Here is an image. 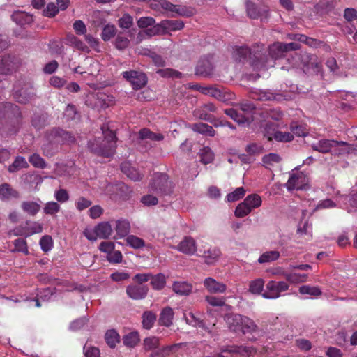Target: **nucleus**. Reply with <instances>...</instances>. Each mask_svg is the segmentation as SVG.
I'll return each mask as SVG.
<instances>
[{
	"label": "nucleus",
	"mask_w": 357,
	"mask_h": 357,
	"mask_svg": "<svg viewBox=\"0 0 357 357\" xmlns=\"http://www.w3.org/2000/svg\"><path fill=\"white\" fill-rule=\"evenodd\" d=\"M104 139L96 138L88 142V148L90 151L98 156L109 158L114 155L116 151V135L109 129L101 128Z\"/></svg>",
	"instance_id": "nucleus-1"
},
{
	"label": "nucleus",
	"mask_w": 357,
	"mask_h": 357,
	"mask_svg": "<svg viewBox=\"0 0 357 357\" xmlns=\"http://www.w3.org/2000/svg\"><path fill=\"white\" fill-rule=\"evenodd\" d=\"M20 116V109L17 105H14L10 102L3 103L0 105V132L3 135H12L16 132L15 127L6 129L8 121L7 119L13 118L17 119Z\"/></svg>",
	"instance_id": "nucleus-2"
},
{
	"label": "nucleus",
	"mask_w": 357,
	"mask_h": 357,
	"mask_svg": "<svg viewBox=\"0 0 357 357\" xmlns=\"http://www.w3.org/2000/svg\"><path fill=\"white\" fill-rule=\"evenodd\" d=\"M291 59L294 61L292 65L294 66H300L303 71H309L312 70L317 73L321 68V63L318 57L314 54L307 52L295 53L291 55Z\"/></svg>",
	"instance_id": "nucleus-3"
},
{
	"label": "nucleus",
	"mask_w": 357,
	"mask_h": 357,
	"mask_svg": "<svg viewBox=\"0 0 357 357\" xmlns=\"http://www.w3.org/2000/svg\"><path fill=\"white\" fill-rule=\"evenodd\" d=\"M173 184L169 181L168 176L164 173H155L149 185L151 192L157 195H166L172 192Z\"/></svg>",
	"instance_id": "nucleus-4"
},
{
	"label": "nucleus",
	"mask_w": 357,
	"mask_h": 357,
	"mask_svg": "<svg viewBox=\"0 0 357 357\" xmlns=\"http://www.w3.org/2000/svg\"><path fill=\"white\" fill-rule=\"evenodd\" d=\"M289 284L284 281H269L266 285V291L262 296L266 299H276L281 296V294L289 289Z\"/></svg>",
	"instance_id": "nucleus-5"
},
{
	"label": "nucleus",
	"mask_w": 357,
	"mask_h": 357,
	"mask_svg": "<svg viewBox=\"0 0 357 357\" xmlns=\"http://www.w3.org/2000/svg\"><path fill=\"white\" fill-rule=\"evenodd\" d=\"M123 77L128 81L133 89L137 90L144 87L147 83L146 75L136 70L124 71L121 73Z\"/></svg>",
	"instance_id": "nucleus-6"
},
{
	"label": "nucleus",
	"mask_w": 357,
	"mask_h": 357,
	"mask_svg": "<svg viewBox=\"0 0 357 357\" xmlns=\"http://www.w3.org/2000/svg\"><path fill=\"white\" fill-rule=\"evenodd\" d=\"M159 3L162 9L169 12L173 17L176 15L190 17L194 14L193 9L185 6L174 5L167 0H159Z\"/></svg>",
	"instance_id": "nucleus-7"
},
{
	"label": "nucleus",
	"mask_w": 357,
	"mask_h": 357,
	"mask_svg": "<svg viewBox=\"0 0 357 357\" xmlns=\"http://www.w3.org/2000/svg\"><path fill=\"white\" fill-rule=\"evenodd\" d=\"M198 256L204 259V262L208 265L214 264L221 255L220 250L217 247L206 248L202 246L198 250Z\"/></svg>",
	"instance_id": "nucleus-8"
},
{
	"label": "nucleus",
	"mask_w": 357,
	"mask_h": 357,
	"mask_svg": "<svg viewBox=\"0 0 357 357\" xmlns=\"http://www.w3.org/2000/svg\"><path fill=\"white\" fill-rule=\"evenodd\" d=\"M216 110V107L213 103L208 102L196 108L193 114L197 119L213 123L215 118L211 113H214Z\"/></svg>",
	"instance_id": "nucleus-9"
},
{
	"label": "nucleus",
	"mask_w": 357,
	"mask_h": 357,
	"mask_svg": "<svg viewBox=\"0 0 357 357\" xmlns=\"http://www.w3.org/2000/svg\"><path fill=\"white\" fill-rule=\"evenodd\" d=\"M59 135V128H52L46 132L45 138L48 143L44 144L42 147L45 155L48 157L53 155L54 153L53 146L55 144H58L57 139Z\"/></svg>",
	"instance_id": "nucleus-10"
},
{
	"label": "nucleus",
	"mask_w": 357,
	"mask_h": 357,
	"mask_svg": "<svg viewBox=\"0 0 357 357\" xmlns=\"http://www.w3.org/2000/svg\"><path fill=\"white\" fill-rule=\"evenodd\" d=\"M344 144H346V142L343 141L321 139L317 143L312 144V148L314 151L322 153H326L331 151L333 152V149L336 148L338 145Z\"/></svg>",
	"instance_id": "nucleus-11"
},
{
	"label": "nucleus",
	"mask_w": 357,
	"mask_h": 357,
	"mask_svg": "<svg viewBox=\"0 0 357 357\" xmlns=\"http://www.w3.org/2000/svg\"><path fill=\"white\" fill-rule=\"evenodd\" d=\"M307 182V176L303 172L292 173L286 183L287 188L289 190L304 188Z\"/></svg>",
	"instance_id": "nucleus-12"
},
{
	"label": "nucleus",
	"mask_w": 357,
	"mask_h": 357,
	"mask_svg": "<svg viewBox=\"0 0 357 357\" xmlns=\"http://www.w3.org/2000/svg\"><path fill=\"white\" fill-rule=\"evenodd\" d=\"M149 291V287L142 284H130L126 288L128 296L133 300L144 299Z\"/></svg>",
	"instance_id": "nucleus-13"
},
{
	"label": "nucleus",
	"mask_w": 357,
	"mask_h": 357,
	"mask_svg": "<svg viewBox=\"0 0 357 357\" xmlns=\"http://www.w3.org/2000/svg\"><path fill=\"white\" fill-rule=\"evenodd\" d=\"M204 286L211 294H222L227 290V285L220 282L213 278L208 277L204 280Z\"/></svg>",
	"instance_id": "nucleus-14"
},
{
	"label": "nucleus",
	"mask_w": 357,
	"mask_h": 357,
	"mask_svg": "<svg viewBox=\"0 0 357 357\" xmlns=\"http://www.w3.org/2000/svg\"><path fill=\"white\" fill-rule=\"evenodd\" d=\"M196 75L202 77H208L212 75L213 65L208 57L201 59L196 67Z\"/></svg>",
	"instance_id": "nucleus-15"
},
{
	"label": "nucleus",
	"mask_w": 357,
	"mask_h": 357,
	"mask_svg": "<svg viewBox=\"0 0 357 357\" xmlns=\"http://www.w3.org/2000/svg\"><path fill=\"white\" fill-rule=\"evenodd\" d=\"M176 249L186 255H194L197 251L196 242L192 237L186 236L177 245Z\"/></svg>",
	"instance_id": "nucleus-16"
},
{
	"label": "nucleus",
	"mask_w": 357,
	"mask_h": 357,
	"mask_svg": "<svg viewBox=\"0 0 357 357\" xmlns=\"http://www.w3.org/2000/svg\"><path fill=\"white\" fill-rule=\"evenodd\" d=\"M20 197V192L13 188L8 183H3L0 185V199L3 202H8L12 199H19Z\"/></svg>",
	"instance_id": "nucleus-17"
},
{
	"label": "nucleus",
	"mask_w": 357,
	"mask_h": 357,
	"mask_svg": "<svg viewBox=\"0 0 357 357\" xmlns=\"http://www.w3.org/2000/svg\"><path fill=\"white\" fill-rule=\"evenodd\" d=\"M252 55L255 58H259V56L256 55L255 50L251 52L247 46H236L234 49L233 57L236 61H243L248 56L252 58Z\"/></svg>",
	"instance_id": "nucleus-18"
},
{
	"label": "nucleus",
	"mask_w": 357,
	"mask_h": 357,
	"mask_svg": "<svg viewBox=\"0 0 357 357\" xmlns=\"http://www.w3.org/2000/svg\"><path fill=\"white\" fill-rule=\"evenodd\" d=\"M243 316L239 314H228L225 317V320L231 331L241 330Z\"/></svg>",
	"instance_id": "nucleus-19"
},
{
	"label": "nucleus",
	"mask_w": 357,
	"mask_h": 357,
	"mask_svg": "<svg viewBox=\"0 0 357 357\" xmlns=\"http://www.w3.org/2000/svg\"><path fill=\"white\" fill-rule=\"evenodd\" d=\"M174 292L180 296H188L192 291V285L185 281H176L172 284Z\"/></svg>",
	"instance_id": "nucleus-20"
},
{
	"label": "nucleus",
	"mask_w": 357,
	"mask_h": 357,
	"mask_svg": "<svg viewBox=\"0 0 357 357\" xmlns=\"http://www.w3.org/2000/svg\"><path fill=\"white\" fill-rule=\"evenodd\" d=\"M15 66V63L10 56H3L0 61V74L8 75L14 70Z\"/></svg>",
	"instance_id": "nucleus-21"
},
{
	"label": "nucleus",
	"mask_w": 357,
	"mask_h": 357,
	"mask_svg": "<svg viewBox=\"0 0 357 357\" xmlns=\"http://www.w3.org/2000/svg\"><path fill=\"white\" fill-rule=\"evenodd\" d=\"M285 53L284 43L276 42L268 47V54L273 59H281L284 56Z\"/></svg>",
	"instance_id": "nucleus-22"
},
{
	"label": "nucleus",
	"mask_w": 357,
	"mask_h": 357,
	"mask_svg": "<svg viewBox=\"0 0 357 357\" xmlns=\"http://www.w3.org/2000/svg\"><path fill=\"white\" fill-rule=\"evenodd\" d=\"M95 233L100 238H108L112 233V225L108 222H102L95 227Z\"/></svg>",
	"instance_id": "nucleus-23"
},
{
	"label": "nucleus",
	"mask_w": 357,
	"mask_h": 357,
	"mask_svg": "<svg viewBox=\"0 0 357 357\" xmlns=\"http://www.w3.org/2000/svg\"><path fill=\"white\" fill-rule=\"evenodd\" d=\"M121 171L130 179L139 181L142 178V174L129 162H123L121 165Z\"/></svg>",
	"instance_id": "nucleus-24"
},
{
	"label": "nucleus",
	"mask_w": 357,
	"mask_h": 357,
	"mask_svg": "<svg viewBox=\"0 0 357 357\" xmlns=\"http://www.w3.org/2000/svg\"><path fill=\"white\" fill-rule=\"evenodd\" d=\"M115 230L119 238L128 236L130 230V222L126 219H120L115 222Z\"/></svg>",
	"instance_id": "nucleus-25"
},
{
	"label": "nucleus",
	"mask_w": 357,
	"mask_h": 357,
	"mask_svg": "<svg viewBox=\"0 0 357 357\" xmlns=\"http://www.w3.org/2000/svg\"><path fill=\"white\" fill-rule=\"evenodd\" d=\"M13 96L17 102L26 104L32 98L33 93L31 89H30V91H27V89H17L15 88Z\"/></svg>",
	"instance_id": "nucleus-26"
},
{
	"label": "nucleus",
	"mask_w": 357,
	"mask_h": 357,
	"mask_svg": "<svg viewBox=\"0 0 357 357\" xmlns=\"http://www.w3.org/2000/svg\"><path fill=\"white\" fill-rule=\"evenodd\" d=\"M190 128L193 131L200 133V134H202V135H204L213 137L215 134V131L213 128V127L206 123H193L190 126Z\"/></svg>",
	"instance_id": "nucleus-27"
},
{
	"label": "nucleus",
	"mask_w": 357,
	"mask_h": 357,
	"mask_svg": "<svg viewBox=\"0 0 357 357\" xmlns=\"http://www.w3.org/2000/svg\"><path fill=\"white\" fill-rule=\"evenodd\" d=\"M174 318V311L170 307H166L162 309L159 318L160 325L169 327L172 324Z\"/></svg>",
	"instance_id": "nucleus-28"
},
{
	"label": "nucleus",
	"mask_w": 357,
	"mask_h": 357,
	"mask_svg": "<svg viewBox=\"0 0 357 357\" xmlns=\"http://www.w3.org/2000/svg\"><path fill=\"white\" fill-rule=\"evenodd\" d=\"M195 88L198 89L204 95H208L209 96L213 97L216 98L218 100L224 101V96L222 93V91L215 87L213 86H196Z\"/></svg>",
	"instance_id": "nucleus-29"
},
{
	"label": "nucleus",
	"mask_w": 357,
	"mask_h": 357,
	"mask_svg": "<svg viewBox=\"0 0 357 357\" xmlns=\"http://www.w3.org/2000/svg\"><path fill=\"white\" fill-rule=\"evenodd\" d=\"M160 26L166 31H175L181 30L184 27V23L181 20H167L162 21Z\"/></svg>",
	"instance_id": "nucleus-30"
},
{
	"label": "nucleus",
	"mask_w": 357,
	"mask_h": 357,
	"mask_svg": "<svg viewBox=\"0 0 357 357\" xmlns=\"http://www.w3.org/2000/svg\"><path fill=\"white\" fill-rule=\"evenodd\" d=\"M280 253L277 250H270L263 252L259 257L257 261L262 264L273 262L279 259Z\"/></svg>",
	"instance_id": "nucleus-31"
},
{
	"label": "nucleus",
	"mask_w": 357,
	"mask_h": 357,
	"mask_svg": "<svg viewBox=\"0 0 357 357\" xmlns=\"http://www.w3.org/2000/svg\"><path fill=\"white\" fill-rule=\"evenodd\" d=\"M12 20L20 26L31 24L33 21L32 16L24 12H15L11 15Z\"/></svg>",
	"instance_id": "nucleus-32"
},
{
	"label": "nucleus",
	"mask_w": 357,
	"mask_h": 357,
	"mask_svg": "<svg viewBox=\"0 0 357 357\" xmlns=\"http://www.w3.org/2000/svg\"><path fill=\"white\" fill-rule=\"evenodd\" d=\"M241 330L243 333H256L259 331L257 325L250 318L243 316Z\"/></svg>",
	"instance_id": "nucleus-33"
},
{
	"label": "nucleus",
	"mask_w": 357,
	"mask_h": 357,
	"mask_svg": "<svg viewBox=\"0 0 357 357\" xmlns=\"http://www.w3.org/2000/svg\"><path fill=\"white\" fill-rule=\"evenodd\" d=\"M138 332H130L123 337V342L128 347L133 348L139 342Z\"/></svg>",
	"instance_id": "nucleus-34"
},
{
	"label": "nucleus",
	"mask_w": 357,
	"mask_h": 357,
	"mask_svg": "<svg viewBox=\"0 0 357 357\" xmlns=\"http://www.w3.org/2000/svg\"><path fill=\"white\" fill-rule=\"evenodd\" d=\"M150 280L151 284L155 290L162 289L166 284V278L162 273H158L154 275L151 274Z\"/></svg>",
	"instance_id": "nucleus-35"
},
{
	"label": "nucleus",
	"mask_w": 357,
	"mask_h": 357,
	"mask_svg": "<svg viewBox=\"0 0 357 357\" xmlns=\"http://www.w3.org/2000/svg\"><path fill=\"white\" fill-rule=\"evenodd\" d=\"M139 134L142 140L161 141L164 139V136L162 134L153 132L147 128L142 129Z\"/></svg>",
	"instance_id": "nucleus-36"
},
{
	"label": "nucleus",
	"mask_w": 357,
	"mask_h": 357,
	"mask_svg": "<svg viewBox=\"0 0 357 357\" xmlns=\"http://www.w3.org/2000/svg\"><path fill=\"white\" fill-rule=\"evenodd\" d=\"M284 278L293 284H298L305 282L307 280V274H301L297 273H284Z\"/></svg>",
	"instance_id": "nucleus-37"
},
{
	"label": "nucleus",
	"mask_w": 357,
	"mask_h": 357,
	"mask_svg": "<svg viewBox=\"0 0 357 357\" xmlns=\"http://www.w3.org/2000/svg\"><path fill=\"white\" fill-rule=\"evenodd\" d=\"M142 325L145 329H151L155 320L156 314L151 311H146L142 314Z\"/></svg>",
	"instance_id": "nucleus-38"
},
{
	"label": "nucleus",
	"mask_w": 357,
	"mask_h": 357,
	"mask_svg": "<svg viewBox=\"0 0 357 357\" xmlns=\"http://www.w3.org/2000/svg\"><path fill=\"white\" fill-rule=\"evenodd\" d=\"M22 209L31 215H35L40 209L39 204L35 202H23L21 204Z\"/></svg>",
	"instance_id": "nucleus-39"
},
{
	"label": "nucleus",
	"mask_w": 357,
	"mask_h": 357,
	"mask_svg": "<svg viewBox=\"0 0 357 357\" xmlns=\"http://www.w3.org/2000/svg\"><path fill=\"white\" fill-rule=\"evenodd\" d=\"M244 202L252 211V209L259 208L261 206V199L259 195L257 194H252L245 197Z\"/></svg>",
	"instance_id": "nucleus-40"
},
{
	"label": "nucleus",
	"mask_w": 357,
	"mask_h": 357,
	"mask_svg": "<svg viewBox=\"0 0 357 357\" xmlns=\"http://www.w3.org/2000/svg\"><path fill=\"white\" fill-rule=\"evenodd\" d=\"M48 123V116L46 114H36L32 119V125L37 130L43 128Z\"/></svg>",
	"instance_id": "nucleus-41"
},
{
	"label": "nucleus",
	"mask_w": 357,
	"mask_h": 357,
	"mask_svg": "<svg viewBox=\"0 0 357 357\" xmlns=\"http://www.w3.org/2000/svg\"><path fill=\"white\" fill-rule=\"evenodd\" d=\"M144 349L145 351L155 350L160 345V338L156 336H150L144 340Z\"/></svg>",
	"instance_id": "nucleus-42"
},
{
	"label": "nucleus",
	"mask_w": 357,
	"mask_h": 357,
	"mask_svg": "<svg viewBox=\"0 0 357 357\" xmlns=\"http://www.w3.org/2000/svg\"><path fill=\"white\" fill-rule=\"evenodd\" d=\"M157 73L161 77L167 78L181 79L183 77L181 72L172 68L160 69L157 71Z\"/></svg>",
	"instance_id": "nucleus-43"
},
{
	"label": "nucleus",
	"mask_w": 357,
	"mask_h": 357,
	"mask_svg": "<svg viewBox=\"0 0 357 357\" xmlns=\"http://www.w3.org/2000/svg\"><path fill=\"white\" fill-rule=\"evenodd\" d=\"M105 339L107 344L111 347L114 348L116 343L119 342V335L114 330H109L105 335Z\"/></svg>",
	"instance_id": "nucleus-44"
},
{
	"label": "nucleus",
	"mask_w": 357,
	"mask_h": 357,
	"mask_svg": "<svg viewBox=\"0 0 357 357\" xmlns=\"http://www.w3.org/2000/svg\"><path fill=\"white\" fill-rule=\"evenodd\" d=\"M27 167L28 164L25 158L22 156H17L15 161L8 167V171L10 172H15Z\"/></svg>",
	"instance_id": "nucleus-45"
},
{
	"label": "nucleus",
	"mask_w": 357,
	"mask_h": 357,
	"mask_svg": "<svg viewBox=\"0 0 357 357\" xmlns=\"http://www.w3.org/2000/svg\"><path fill=\"white\" fill-rule=\"evenodd\" d=\"M199 154L201 162L205 165L212 162L214 159V154L212 150L208 146L202 149Z\"/></svg>",
	"instance_id": "nucleus-46"
},
{
	"label": "nucleus",
	"mask_w": 357,
	"mask_h": 357,
	"mask_svg": "<svg viewBox=\"0 0 357 357\" xmlns=\"http://www.w3.org/2000/svg\"><path fill=\"white\" fill-rule=\"evenodd\" d=\"M281 160V157L278 154L273 153L265 155L262 158V162L266 167H268V166H273L275 164H278L280 162Z\"/></svg>",
	"instance_id": "nucleus-47"
},
{
	"label": "nucleus",
	"mask_w": 357,
	"mask_h": 357,
	"mask_svg": "<svg viewBox=\"0 0 357 357\" xmlns=\"http://www.w3.org/2000/svg\"><path fill=\"white\" fill-rule=\"evenodd\" d=\"M126 241L128 245L135 249L142 248L145 245L144 241L142 238H140L134 235L127 236Z\"/></svg>",
	"instance_id": "nucleus-48"
},
{
	"label": "nucleus",
	"mask_w": 357,
	"mask_h": 357,
	"mask_svg": "<svg viewBox=\"0 0 357 357\" xmlns=\"http://www.w3.org/2000/svg\"><path fill=\"white\" fill-rule=\"evenodd\" d=\"M185 320L188 324L192 326L202 328L205 329L206 328L205 327L203 320L200 317L196 316L192 312H190L187 316H185Z\"/></svg>",
	"instance_id": "nucleus-49"
},
{
	"label": "nucleus",
	"mask_w": 357,
	"mask_h": 357,
	"mask_svg": "<svg viewBox=\"0 0 357 357\" xmlns=\"http://www.w3.org/2000/svg\"><path fill=\"white\" fill-rule=\"evenodd\" d=\"M75 139L73 135L69 132L59 128V135L58 136V144H71L74 143Z\"/></svg>",
	"instance_id": "nucleus-50"
},
{
	"label": "nucleus",
	"mask_w": 357,
	"mask_h": 357,
	"mask_svg": "<svg viewBox=\"0 0 357 357\" xmlns=\"http://www.w3.org/2000/svg\"><path fill=\"white\" fill-rule=\"evenodd\" d=\"M264 286V281L261 278H257L250 282L249 291L255 294H259L261 293Z\"/></svg>",
	"instance_id": "nucleus-51"
},
{
	"label": "nucleus",
	"mask_w": 357,
	"mask_h": 357,
	"mask_svg": "<svg viewBox=\"0 0 357 357\" xmlns=\"http://www.w3.org/2000/svg\"><path fill=\"white\" fill-rule=\"evenodd\" d=\"M14 249L12 250V252H21L26 255L29 254L27 243L25 239L24 238H17L14 241Z\"/></svg>",
	"instance_id": "nucleus-52"
},
{
	"label": "nucleus",
	"mask_w": 357,
	"mask_h": 357,
	"mask_svg": "<svg viewBox=\"0 0 357 357\" xmlns=\"http://www.w3.org/2000/svg\"><path fill=\"white\" fill-rule=\"evenodd\" d=\"M299 293L301 294H309L310 296H319L321 294V291L318 287L303 285L299 288Z\"/></svg>",
	"instance_id": "nucleus-53"
},
{
	"label": "nucleus",
	"mask_w": 357,
	"mask_h": 357,
	"mask_svg": "<svg viewBox=\"0 0 357 357\" xmlns=\"http://www.w3.org/2000/svg\"><path fill=\"white\" fill-rule=\"evenodd\" d=\"M116 34V27L112 24H107L104 26L101 36L104 41H108Z\"/></svg>",
	"instance_id": "nucleus-54"
},
{
	"label": "nucleus",
	"mask_w": 357,
	"mask_h": 357,
	"mask_svg": "<svg viewBox=\"0 0 357 357\" xmlns=\"http://www.w3.org/2000/svg\"><path fill=\"white\" fill-rule=\"evenodd\" d=\"M222 351L230 354H239L242 355H248L250 353V349L243 346H230L227 347L226 349H223Z\"/></svg>",
	"instance_id": "nucleus-55"
},
{
	"label": "nucleus",
	"mask_w": 357,
	"mask_h": 357,
	"mask_svg": "<svg viewBox=\"0 0 357 357\" xmlns=\"http://www.w3.org/2000/svg\"><path fill=\"white\" fill-rule=\"evenodd\" d=\"M245 194V190L243 187L237 188L234 192L227 195V201L228 202H236L242 198Z\"/></svg>",
	"instance_id": "nucleus-56"
},
{
	"label": "nucleus",
	"mask_w": 357,
	"mask_h": 357,
	"mask_svg": "<svg viewBox=\"0 0 357 357\" xmlns=\"http://www.w3.org/2000/svg\"><path fill=\"white\" fill-rule=\"evenodd\" d=\"M249 50L252 51L255 50V53H256V55L259 56V58H255L253 55H252V58H250L252 61V65L253 66H257V63H258V62H261L263 59V54L261 53L262 50H264V45H259V44H256L255 45L252 46V48H249Z\"/></svg>",
	"instance_id": "nucleus-57"
},
{
	"label": "nucleus",
	"mask_w": 357,
	"mask_h": 357,
	"mask_svg": "<svg viewBox=\"0 0 357 357\" xmlns=\"http://www.w3.org/2000/svg\"><path fill=\"white\" fill-rule=\"evenodd\" d=\"M119 26L122 29H129L133 24V18L128 13H125L118 21Z\"/></svg>",
	"instance_id": "nucleus-58"
},
{
	"label": "nucleus",
	"mask_w": 357,
	"mask_h": 357,
	"mask_svg": "<svg viewBox=\"0 0 357 357\" xmlns=\"http://www.w3.org/2000/svg\"><path fill=\"white\" fill-rule=\"evenodd\" d=\"M60 205L58 203L49 202L46 203L43 210L45 214L54 215L60 211Z\"/></svg>",
	"instance_id": "nucleus-59"
},
{
	"label": "nucleus",
	"mask_w": 357,
	"mask_h": 357,
	"mask_svg": "<svg viewBox=\"0 0 357 357\" xmlns=\"http://www.w3.org/2000/svg\"><path fill=\"white\" fill-rule=\"evenodd\" d=\"M130 40L121 33H119L115 40V47L119 50H122L128 47Z\"/></svg>",
	"instance_id": "nucleus-60"
},
{
	"label": "nucleus",
	"mask_w": 357,
	"mask_h": 357,
	"mask_svg": "<svg viewBox=\"0 0 357 357\" xmlns=\"http://www.w3.org/2000/svg\"><path fill=\"white\" fill-rule=\"evenodd\" d=\"M29 160L30 163L35 167L44 169L46 167L45 160L38 154H33L29 157Z\"/></svg>",
	"instance_id": "nucleus-61"
},
{
	"label": "nucleus",
	"mask_w": 357,
	"mask_h": 357,
	"mask_svg": "<svg viewBox=\"0 0 357 357\" xmlns=\"http://www.w3.org/2000/svg\"><path fill=\"white\" fill-rule=\"evenodd\" d=\"M250 212L251 210L243 201L236 206L234 213L236 217L243 218L248 215Z\"/></svg>",
	"instance_id": "nucleus-62"
},
{
	"label": "nucleus",
	"mask_w": 357,
	"mask_h": 357,
	"mask_svg": "<svg viewBox=\"0 0 357 357\" xmlns=\"http://www.w3.org/2000/svg\"><path fill=\"white\" fill-rule=\"evenodd\" d=\"M247 153H249L252 157L255 155H259L262 153L263 147L261 145L257 143H251L248 144L245 147Z\"/></svg>",
	"instance_id": "nucleus-63"
},
{
	"label": "nucleus",
	"mask_w": 357,
	"mask_h": 357,
	"mask_svg": "<svg viewBox=\"0 0 357 357\" xmlns=\"http://www.w3.org/2000/svg\"><path fill=\"white\" fill-rule=\"evenodd\" d=\"M205 299L211 306L214 307H221L225 304V300L223 297L206 296Z\"/></svg>",
	"instance_id": "nucleus-64"
}]
</instances>
